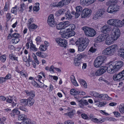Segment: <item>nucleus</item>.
<instances>
[{
    "instance_id": "f257e3e1",
    "label": "nucleus",
    "mask_w": 124,
    "mask_h": 124,
    "mask_svg": "<svg viewBox=\"0 0 124 124\" xmlns=\"http://www.w3.org/2000/svg\"><path fill=\"white\" fill-rule=\"evenodd\" d=\"M123 64V62L121 61L110 62L106 64L107 66H101L100 69L97 70L95 75L99 76L105 72L107 70L108 73L113 74L121 68Z\"/></svg>"
},
{
    "instance_id": "f03ea898",
    "label": "nucleus",
    "mask_w": 124,
    "mask_h": 124,
    "mask_svg": "<svg viewBox=\"0 0 124 124\" xmlns=\"http://www.w3.org/2000/svg\"><path fill=\"white\" fill-rule=\"evenodd\" d=\"M90 93L91 95L94 96L96 98H100L103 100L108 101L112 99L111 98L106 94H100L96 92L93 91L91 92Z\"/></svg>"
},
{
    "instance_id": "7ed1b4c3",
    "label": "nucleus",
    "mask_w": 124,
    "mask_h": 124,
    "mask_svg": "<svg viewBox=\"0 0 124 124\" xmlns=\"http://www.w3.org/2000/svg\"><path fill=\"white\" fill-rule=\"evenodd\" d=\"M85 35L87 36L93 37L96 34L95 31L93 29L87 26H84L82 28Z\"/></svg>"
},
{
    "instance_id": "20e7f679",
    "label": "nucleus",
    "mask_w": 124,
    "mask_h": 124,
    "mask_svg": "<svg viewBox=\"0 0 124 124\" xmlns=\"http://www.w3.org/2000/svg\"><path fill=\"white\" fill-rule=\"evenodd\" d=\"M106 57L104 56H100L97 57L95 60L93 64L94 67L98 68L101 66L104 62Z\"/></svg>"
},
{
    "instance_id": "39448f33",
    "label": "nucleus",
    "mask_w": 124,
    "mask_h": 124,
    "mask_svg": "<svg viewBox=\"0 0 124 124\" xmlns=\"http://www.w3.org/2000/svg\"><path fill=\"white\" fill-rule=\"evenodd\" d=\"M121 21L116 19H111L107 22L108 24L116 27H121Z\"/></svg>"
},
{
    "instance_id": "423d86ee",
    "label": "nucleus",
    "mask_w": 124,
    "mask_h": 124,
    "mask_svg": "<svg viewBox=\"0 0 124 124\" xmlns=\"http://www.w3.org/2000/svg\"><path fill=\"white\" fill-rule=\"evenodd\" d=\"M119 6L117 5H110L107 9V11L109 13L114 14L119 10Z\"/></svg>"
},
{
    "instance_id": "0eeeda50",
    "label": "nucleus",
    "mask_w": 124,
    "mask_h": 124,
    "mask_svg": "<svg viewBox=\"0 0 124 124\" xmlns=\"http://www.w3.org/2000/svg\"><path fill=\"white\" fill-rule=\"evenodd\" d=\"M120 30L117 27H114L112 30L111 35L116 40L120 35Z\"/></svg>"
},
{
    "instance_id": "6e6552de",
    "label": "nucleus",
    "mask_w": 124,
    "mask_h": 124,
    "mask_svg": "<svg viewBox=\"0 0 124 124\" xmlns=\"http://www.w3.org/2000/svg\"><path fill=\"white\" fill-rule=\"evenodd\" d=\"M105 10L103 8L99 10L94 14L93 19L94 20H97L101 18L104 13Z\"/></svg>"
},
{
    "instance_id": "1a4fd4ad",
    "label": "nucleus",
    "mask_w": 124,
    "mask_h": 124,
    "mask_svg": "<svg viewBox=\"0 0 124 124\" xmlns=\"http://www.w3.org/2000/svg\"><path fill=\"white\" fill-rule=\"evenodd\" d=\"M47 22L50 26L54 27L56 25V23L54 21L53 14H51L49 16L47 20Z\"/></svg>"
},
{
    "instance_id": "9d476101",
    "label": "nucleus",
    "mask_w": 124,
    "mask_h": 124,
    "mask_svg": "<svg viewBox=\"0 0 124 124\" xmlns=\"http://www.w3.org/2000/svg\"><path fill=\"white\" fill-rule=\"evenodd\" d=\"M105 43L107 45H110L113 44L114 42L116 40L115 39L111 36L108 34H106Z\"/></svg>"
},
{
    "instance_id": "9b49d317",
    "label": "nucleus",
    "mask_w": 124,
    "mask_h": 124,
    "mask_svg": "<svg viewBox=\"0 0 124 124\" xmlns=\"http://www.w3.org/2000/svg\"><path fill=\"white\" fill-rule=\"evenodd\" d=\"M56 41L60 46L65 47L67 45V43L66 40L61 38L57 39H56Z\"/></svg>"
},
{
    "instance_id": "f8f14e48",
    "label": "nucleus",
    "mask_w": 124,
    "mask_h": 124,
    "mask_svg": "<svg viewBox=\"0 0 124 124\" xmlns=\"http://www.w3.org/2000/svg\"><path fill=\"white\" fill-rule=\"evenodd\" d=\"M89 42V40L87 38L85 39L81 38L77 40V43L79 45H85L86 46H87Z\"/></svg>"
},
{
    "instance_id": "ddd939ff",
    "label": "nucleus",
    "mask_w": 124,
    "mask_h": 124,
    "mask_svg": "<svg viewBox=\"0 0 124 124\" xmlns=\"http://www.w3.org/2000/svg\"><path fill=\"white\" fill-rule=\"evenodd\" d=\"M75 34V32L72 30L66 32L61 35V36L64 38H68L69 37L73 36Z\"/></svg>"
},
{
    "instance_id": "4468645a",
    "label": "nucleus",
    "mask_w": 124,
    "mask_h": 124,
    "mask_svg": "<svg viewBox=\"0 0 124 124\" xmlns=\"http://www.w3.org/2000/svg\"><path fill=\"white\" fill-rule=\"evenodd\" d=\"M91 10L87 8L84 9L83 12L82 13L81 16L82 18H85L90 15L91 13Z\"/></svg>"
},
{
    "instance_id": "2eb2a0df",
    "label": "nucleus",
    "mask_w": 124,
    "mask_h": 124,
    "mask_svg": "<svg viewBox=\"0 0 124 124\" xmlns=\"http://www.w3.org/2000/svg\"><path fill=\"white\" fill-rule=\"evenodd\" d=\"M69 23L68 21L61 22L56 25V28L58 30H60L64 29L65 27Z\"/></svg>"
},
{
    "instance_id": "dca6fc26",
    "label": "nucleus",
    "mask_w": 124,
    "mask_h": 124,
    "mask_svg": "<svg viewBox=\"0 0 124 124\" xmlns=\"http://www.w3.org/2000/svg\"><path fill=\"white\" fill-rule=\"evenodd\" d=\"M113 78L114 80L119 81L124 79L120 72L115 74L113 76Z\"/></svg>"
},
{
    "instance_id": "f3484780",
    "label": "nucleus",
    "mask_w": 124,
    "mask_h": 124,
    "mask_svg": "<svg viewBox=\"0 0 124 124\" xmlns=\"http://www.w3.org/2000/svg\"><path fill=\"white\" fill-rule=\"evenodd\" d=\"M102 31L104 33H106L110 32L111 30V27L106 24L103 26L101 28Z\"/></svg>"
},
{
    "instance_id": "a211bd4d",
    "label": "nucleus",
    "mask_w": 124,
    "mask_h": 124,
    "mask_svg": "<svg viewBox=\"0 0 124 124\" xmlns=\"http://www.w3.org/2000/svg\"><path fill=\"white\" fill-rule=\"evenodd\" d=\"M82 11V8L80 6H78L76 8L75 17L78 18L80 15Z\"/></svg>"
},
{
    "instance_id": "6ab92c4d",
    "label": "nucleus",
    "mask_w": 124,
    "mask_h": 124,
    "mask_svg": "<svg viewBox=\"0 0 124 124\" xmlns=\"http://www.w3.org/2000/svg\"><path fill=\"white\" fill-rule=\"evenodd\" d=\"M106 35L101 34L99 35L97 38V41L98 42H100L104 40L106 38Z\"/></svg>"
},
{
    "instance_id": "aec40b11",
    "label": "nucleus",
    "mask_w": 124,
    "mask_h": 124,
    "mask_svg": "<svg viewBox=\"0 0 124 124\" xmlns=\"http://www.w3.org/2000/svg\"><path fill=\"white\" fill-rule=\"evenodd\" d=\"M111 54L116 52L118 46L117 45L114 44L109 46Z\"/></svg>"
},
{
    "instance_id": "412c9836",
    "label": "nucleus",
    "mask_w": 124,
    "mask_h": 124,
    "mask_svg": "<svg viewBox=\"0 0 124 124\" xmlns=\"http://www.w3.org/2000/svg\"><path fill=\"white\" fill-rule=\"evenodd\" d=\"M110 49L108 47L104 49L102 52V54L104 55H106L111 54Z\"/></svg>"
},
{
    "instance_id": "4be33fe9",
    "label": "nucleus",
    "mask_w": 124,
    "mask_h": 124,
    "mask_svg": "<svg viewBox=\"0 0 124 124\" xmlns=\"http://www.w3.org/2000/svg\"><path fill=\"white\" fill-rule=\"evenodd\" d=\"M34 102V100L32 98H29L27 99V105L31 106L32 105Z\"/></svg>"
},
{
    "instance_id": "5701e85b",
    "label": "nucleus",
    "mask_w": 124,
    "mask_h": 124,
    "mask_svg": "<svg viewBox=\"0 0 124 124\" xmlns=\"http://www.w3.org/2000/svg\"><path fill=\"white\" fill-rule=\"evenodd\" d=\"M26 93L30 97L33 98L35 96V93L34 91H26Z\"/></svg>"
},
{
    "instance_id": "b1692460",
    "label": "nucleus",
    "mask_w": 124,
    "mask_h": 124,
    "mask_svg": "<svg viewBox=\"0 0 124 124\" xmlns=\"http://www.w3.org/2000/svg\"><path fill=\"white\" fill-rule=\"evenodd\" d=\"M31 43L30 45V49L34 51H36L38 50V49L33 44L31 40H29Z\"/></svg>"
},
{
    "instance_id": "393cba45",
    "label": "nucleus",
    "mask_w": 124,
    "mask_h": 124,
    "mask_svg": "<svg viewBox=\"0 0 124 124\" xmlns=\"http://www.w3.org/2000/svg\"><path fill=\"white\" fill-rule=\"evenodd\" d=\"M60 1L58 4H57L56 2H55L51 3L50 6L51 7H62Z\"/></svg>"
},
{
    "instance_id": "a878e982",
    "label": "nucleus",
    "mask_w": 124,
    "mask_h": 124,
    "mask_svg": "<svg viewBox=\"0 0 124 124\" xmlns=\"http://www.w3.org/2000/svg\"><path fill=\"white\" fill-rule=\"evenodd\" d=\"M71 0H62L60 1L62 7L64 5L68 4Z\"/></svg>"
},
{
    "instance_id": "bb28decb",
    "label": "nucleus",
    "mask_w": 124,
    "mask_h": 124,
    "mask_svg": "<svg viewBox=\"0 0 124 124\" xmlns=\"http://www.w3.org/2000/svg\"><path fill=\"white\" fill-rule=\"evenodd\" d=\"M37 55L40 57L44 58L46 57V55L45 53L40 51H38L36 53Z\"/></svg>"
},
{
    "instance_id": "cd10ccee",
    "label": "nucleus",
    "mask_w": 124,
    "mask_h": 124,
    "mask_svg": "<svg viewBox=\"0 0 124 124\" xmlns=\"http://www.w3.org/2000/svg\"><path fill=\"white\" fill-rule=\"evenodd\" d=\"M79 81L81 85L84 88H86L87 87V84L85 81L82 79H80Z\"/></svg>"
},
{
    "instance_id": "c85d7f7f",
    "label": "nucleus",
    "mask_w": 124,
    "mask_h": 124,
    "mask_svg": "<svg viewBox=\"0 0 124 124\" xmlns=\"http://www.w3.org/2000/svg\"><path fill=\"white\" fill-rule=\"evenodd\" d=\"M86 55L84 54H78L76 56L75 58L74 59H76L77 60H81L82 58L86 56Z\"/></svg>"
},
{
    "instance_id": "c756f323",
    "label": "nucleus",
    "mask_w": 124,
    "mask_h": 124,
    "mask_svg": "<svg viewBox=\"0 0 124 124\" xmlns=\"http://www.w3.org/2000/svg\"><path fill=\"white\" fill-rule=\"evenodd\" d=\"M118 54L120 56L124 58V49L120 48L118 51Z\"/></svg>"
},
{
    "instance_id": "7c9ffc66",
    "label": "nucleus",
    "mask_w": 124,
    "mask_h": 124,
    "mask_svg": "<svg viewBox=\"0 0 124 124\" xmlns=\"http://www.w3.org/2000/svg\"><path fill=\"white\" fill-rule=\"evenodd\" d=\"M39 9V3H36L33 7V10L34 11H38Z\"/></svg>"
},
{
    "instance_id": "2f4dec72",
    "label": "nucleus",
    "mask_w": 124,
    "mask_h": 124,
    "mask_svg": "<svg viewBox=\"0 0 124 124\" xmlns=\"http://www.w3.org/2000/svg\"><path fill=\"white\" fill-rule=\"evenodd\" d=\"M91 120L94 122V123H101L102 122H103L102 119L101 118L98 119L97 118H95L94 117Z\"/></svg>"
},
{
    "instance_id": "473e14b6",
    "label": "nucleus",
    "mask_w": 124,
    "mask_h": 124,
    "mask_svg": "<svg viewBox=\"0 0 124 124\" xmlns=\"http://www.w3.org/2000/svg\"><path fill=\"white\" fill-rule=\"evenodd\" d=\"M70 78L71 82L75 86H78V85L75 80V78L74 77L72 76V77L71 78Z\"/></svg>"
},
{
    "instance_id": "72a5a7b5",
    "label": "nucleus",
    "mask_w": 124,
    "mask_h": 124,
    "mask_svg": "<svg viewBox=\"0 0 124 124\" xmlns=\"http://www.w3.org/2000/svg\"><path fill=\"white\" fill-rule=\"evenodd\" d=\"M119 110L121 113H124V104H121L119 106Z\"/></svg>"
},
{
    "instance_id": "f704fd0d",
    "label": "nucleus",
    "mask_w": 124,
    "mask_h": 124,
    "mask_svg": "<svg viewBox=\"0 0 124 124\" xmlns=\"http://www.w3.org/2000/svg\"><path fill=\"white\" fill-rule=\"evenodd\" d=\"M86 46L85 45L82 46L79 45L78 47V51L80 52L82 51L86 48Z\"/></svg>"
},
{
    "instance_id": "c9c22d12",
    "label": "nucleus",
    "mask_w": 124,
    "mask_h": 124,
    "mask_svg": "<svg viewBox=\"0 0 124 124\" xmlns=\"http://www.w3.org/2000/svg\"><path fill=\"white\" fill-rule=\"evenodd\" d=\"M9 58L10 60H17V57L14 55L12 54H9Z\"/></svg>"
},
{
    "instance_id": "e433bc0d",
    "label": "nucleus",
    "mask_w": 124,
    "mask_h": 124,
    "mask_svg": "<svg viewBox=\"0 0 124 124\" xmlns=\"http://www.w3.org/2000/svg\"><path fill=\"white\" fill-rule=\"evenodd\" d=\"M20 104L23 106L27 105V99H22L20 100Z\"/></svg>"
},
{
    "instance_id": "4c0bfd02",
    "label": "nucleus",
    "mask_w": 124,
    "mask_h": 124,
    "mask_svg": "<svg viewBox=\"0 0 124 124\" xmlns=\"http://www.w3.org/2000/svg\"><path fill=\"white\" fill-rule=\"evenodd\" d=\"M11 12L16 15L17 14V6H15L14 7L12 8L11 10Z\"/></svg>"
},
{
    "instance_id": "58836bf2",
    "label": "nucleus",
    "mask_w": 124,
    "mask_h": 124,
    "mask_svg": "<svg viewBox=\"0 0 124 124\" xmlns=\"http://www.w3.org/2000/svg\"><path fill=\"white\" fill-rule=\"evenodd\" d=\"M27 118V116L24 115H20L18 116V119L20 120H23Z\"/></svg>"
},
{
    "instance_id": "ea45409f",
    "label": "nucleus",
    "mask_w": 124,
    "mask_h": 124,
    "mask_svg": "<svg viewBox=\"0 0 124 124\" xmlns=\"http://www.w3.org/2000/svg\"><path fill=\"white\" fill-rule=\"evenodd\" d=\"M9 8V4L8 2H6L4 8H3V10L4 11H7Z\"/></svg>"
},
{
    "instance_id": "a19ab883",
    "label": "nucleus",
    "mask_w": 124,
    "mask_h": 124,
    "mask_svg": "<svg viewBox=\"0 0 124 124\" xmlns=\"http://www.w3.org/2000/svg\"><path fill=\"white\" fill-rule=\"evenodd\" d=\"M39 48L40 50L45 51L47 49V47L46 46H45L44 45H41L40 46Z\"/></svg>"
},
{
    "instance_id": "79ce46f5",
    "label": "nucleus",
    "mask_w": 124,
    "mask_h": 124,
    "mask_svg": "<svg viewBox=\"0 0 124 124\" xmlns=\"http://www.w3.org/2000/svg\"><path fill=\"white\" fill-rule=\"evenodd\" d=\"M80 3L81 5L83 6L88 4V0H80Z\"/></svg>"
},
{
    "instance_id": "37998d69",
    "label": "nucleus",
    "mask_w": 124,
    "mask_h": 124,
    "mask_svg": "<svg viewBox=\"0 0 124 124\" xmlns=\"http://www.w3.org/2000/svg\"><path fill=\"white\" fill-rule=\"evenodd\" d=\"M74 65L76 66H78L80 65V61L76 59L74 60Z\"/></svg>"
},
{
    "instance_id": "c03bdc74",
    "label": "nucleus",
    "mask_w": 124,
    "mask_h": 124,
    "mask_svg": "<svg viewBox=\"0 0 124 124\" xmlns=\"http://www.w3.org/2000/svg\"><path fill=\"white\" fill-rule=\"evenodd\" d=\"M31 122L30 119L27 118L25 119L22 122L23 124H29Z\"/></svg>"
},
{
    "instance_id": "a18cd8bd",
    "label": "nucleus",
    "mask_w": 124,
    "mask_h": 124,
    "mask_svg": "<svg viewBox=\"0 0 124 124\" xmlns=\"http://www.w3.org/2000/svg\"><path fill=\"white\" fill-rule=\"evenodd\" d=\"M6 55L5 54L2 55L1 57H0V60L2 62H4L6 60Z\"/></svg>"
},
{
    "instance_id": "49530a36",
    "label": "nucleus",
    "mask_w": 124,
    "mask_h": 124,
    "mask_svg": "<svg viewBox=\"0 0 124 124\" xmlns=\"http://www.w3.org/2000/svg\"><path fill=\"white\" fill-rule=\"evenodd\" d=\"M20 37V35L18 33H14L11 36V38H18Z\"/></svg>"
},
{
    "instance_id": "de8ad7c7",
    "label": "nucleus",
    "mask_w": 124,
    "mask_h": 124,
    "mask_svg": "<svg viewBox=\"0 0 124 124\" xmlns=\"http://www.w3.org/2000/svg\"><path fill=\"white\" fill-rule=\"evenodd\" d=\"M70 23L69 21V23L67 24V25L66 26H65L64 29H65V30L66 31V32L67 31H71V29L70 28V24H69Z\"/></svg>"
},
{
    "instance_id": "09e8293b",
    "label": "nucleus",
    "mask_w": 124,
    "mask_h": 124,
    "mask_svg": "<svg viewBox=\"0 0 124 124\" xmlns=\"http://www.w3.org/2000/svg\"><path fill=\"white\" fill-rule=\"evenodd\" d=\"M28 27L30 29H36L37 28V26L36 25L33 23Z\"/></svg>"
},
{
    "instance_id": "8fccbe9b",
    "label": "nucleus",
    "mask_w": 124,
    "mask_h": 124,
    "mask_svg": "<svg viewBox=\"0 0 124 124\" xmlns=\"http://www.w3.org/2000/svg\"><path fill=\"white\" fill-rule=\"evenodd\" d=\"M6 18L7 21H8L11 18V14L9 13H8L6 15Z\"/></svg>"
},
{
    "instance_id": "3c124183",
    "label": "nucleus",
    "mask_w": 124,
    "mask_h": 124,
    "mask_svg": "<svg viewBox=\"0 0 124 124\" xmlns=\"http://www.w3.org/2000/svg\"><path fill=\"white\" fill-rule=\"evenodd\" d=\"M75 113V111L72 110L70 112L68 113V116L70 118H72Z\"/></svg>"
},
{
    "instance_id": "603ef678",
    "label": "nucleus",
    "mask_w": 124,
    "mask_h": 124,
    "mask_svg": "<svg viewBox=\"0 0 124 124\" xmlns=\"http://www.w3.org/2000/svg\"><path fill=\"white\" fill-rule=\"evenodd\" d=\"M33 22V18H31L28 20V23L27 26H30L31 24Z\"/></svg>"
},
{
    "instance_id": "864d4df0",
    "label": "nucleus",
    "mask_w": 124,
    "mask_h": 124,
    "mask_svg": "<svg viewBox=\"0 0 124 124\" xmlns=\"http://www.w3.org/2000/svg\"><path fill=\"white\" fill-rule=\"evenodd\" d=\"M12 111L14 115H18L20 114V112L16 109H14Z\"/></svg>"
},
{
    "instance_id": "5fc2aeb1",
    "label": "nucleus",
    "mask_w": 124,
    "mask_h": 124,
    "mask_svg": "<svg viewBox=\"0 0 124 124\" xmlns=\"http://www.w3.org/2000/svg\"><path fill=\"white\" fill-rule=\"evenodd\" d=\"M65 11V10L64 9H61L58 10L57 12L59 14L61 15Z\"/></svg>"
},
{
    "instance_id": "6e6d98bb",
    "label": "nucleus",
    "mask_w": 124,
    "mask_h": 124,
    "mask_svg": "<svg viewBox=\"0 0 124 124\" xmlns=\"http://www.w3.org/2000/svg\"><path fill=\"white\" fill-rule=\"evenodd\" d=\"M12 41L13 43L16 44L18 42L19 39L18 38L13 39H12Z\"/></svg>"
},
{
    "instance_id": "4d7b16f0",
    "label": "nucleus",
    "mask_w": 124,
    "mask_h": 124,
    "mask_svg": "<svg viewBox=\"0 0 124 124\" xmlns=\"http://www.w3.org/2000/svg\"><path fill=\"white\" fill-rule=\"evenodd\" d=\"M96 50V49L93 47H91L89 50V51L92 53L95 52Z\"/></svg>"
},
{
    "instance_id": "13d9d810",
    "label": "nucleus",
    "mask_w": 124,
    "mask_h": 124,
    "mask_svg": "<svg viewBox=\"0 0 124 124\" xmlns=\"http://www.w3.org/2000/svg\"><path fill=\"white\" fill-rule=\"evenodd\" d=\"M12 76L10 74H8L4 78L6 80L7 79H9L11 78Z\"/></svg>"
},
{
    "instance_id": "bf43d9fd",
    "label": "nucleus",
    "mask_w": 124,
    "mask_h": 124,
    "mask_svg": "<svg viewBox=\"0 0 124 124\" xmlns=\"http://www.w3.org/2000/svg\"><path fill=\"white\" fill-rule=\"evenodd\" d=\"M65 18L67 19H70L72 18V16L70 14H68V15H65Z\"/></svg>"
},
{
    "instance_id": "052dcab7",
    "label": "nucleus",
    "mask_w": 124,
    "mask_h": 124,
    "mask_svg": "<svg viewBox=\"0 0 124 124\" xmlns=\"http://www.w3.org/2000/svg\"><path fill=\"white\" fill-rule=\"evenodd\" d=\"M54 68L53 65L51 66L49 68V70L52 73H54Z\"/></svg>"
},
{
    "instance_id": "680f3d73",
    "label": "nucleus",
    "mask_w": 124,
    "mask_h": 124,
    "mask_svg": "<svg viewBox=\"0 0 124 124\" xmlns=\"http://www.w3.org/2000/svg\"><path fill=\"white\" fill-rule=\"evenodd\" d=\"M6 80L4 78L1 77L0 78V83L2 84L3 83L5 82Z\"/></svg>"
},
{
    "instance_id": "e2e57ef3",
    "label": "nucleus",
    "mask_w": 124,
    "mask_h": 124,
    "mask_svg": "<svg viewBox=\"0 0 124 124\" xmlns=\"http://www.w3.org/2000/svg\"><path fill=\"white\" fill-rule=\"evenodd\" d=\"M113 113L116 117H119L120 116V113L118 112L114 111L113 112Z\"/></svg>"
},
{
    "instance_id": "0e129e2a",
    "label": "nucleus",
    "mask_w": 124,
    "mask_h": 124,
    "mask_svg": "<svg viewBox=\"0 0 124 124\" xmlns=\"http://www.w3.org/2000/svg\"><path fill=\"white\" fill-rule=\"evenodd\" d=\"M81 117L84 119H87L88 116L87 115L85 114H81Z\"/></svg>"
},
{
    "instance_id": "69168bd1",
    "label": "nucleus",
    "mask_w": 124,
    "mask_h": 124,
    "mask_svg": "<svg viewBox=\"0 0 124 124\" xmlns=\"http://www.w3.org/2000/svg\"><path fill=\"white\" fill-rule=\"evenodd\" d=\"M24 6V4L23 3L21 4L20 5V11H21V12H22L24 10L23 8Z\"/></svg>"
},
{
    "instance_id": "338daca9",
    "label": "nucleus",
    "mask_w": 124,
    "mask_h": 124,
    "mask_svg": "<svg viewBox=\"0 0 124 124\" xmlns=\"http://www.w3.org/2000/svg\"><path fill=\"white\" fill-rule=\"evenodd\" d=\"M82 100L81 99L80 100L78 101V102H79V105L80 107L81 108L83 107L84 106L83 102H82Z\"/></svg>"
},
{
    "instance_id": "774afa93",
    "label": "nucleus",
    "mask_w": 124,
    "mask_h": 124,
    "mask_svg": "<svg viewBox=\"0 0 124 124\" xmlns=\"http://www.w3.org/2000/svg\"><path fill=\"white\" fill-rule=\"evenodd\" d=\"M74 123L72 122L71 120L65 121L64 122V124H73Z\"/></svg>"
}]
</instances>
